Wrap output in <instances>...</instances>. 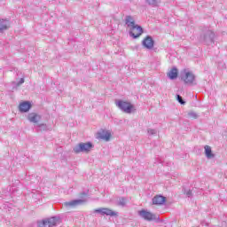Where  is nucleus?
<instances>
[{
	"instance_id": "f257e3e1",
	"label": "nucleus",
	"mask_w": 227,
	"mask_h": 227,
	"mask_svg": "<svg viewBox=\"0 0 227 227\" xmlns=\"http://www.w3.org/2000/svg\"><path fill=\"white\" fill-rule=\"evenodd\" d=\"M115 106L126 114H132V111H134V106L131 105L130 102L123 101L121 99L116 100Z\"/></svg>"
},
{
	"instance_id": "f03ea898",
	"label": "nucleus",
	"mask_w": 227,
	"mask_h": 227,
	"mask_svg": "<svg viewBox=\"0 0 227 227\" xmlns=\"http://www.w3.org/2000/svg\"><path fill=\"white\" fill-rule=\"evenodd\" d=\"M93 148V144L91 142L80 143L73 148L74 153H89Z\"/></svg>"
},
{
	"instance_id": "7ed1b4c3",
	"label": "nucleus",
	"mask_w": 227,
	"mask_h": 227,
	"mask_svg": "<svg viewBox=\"0 0 227 227\" xmlns=\"http://www.w3.org/2000/svg\"><path fill=\"white\" fill-rule=\"evenodd\" d=\"M138 215L141 217V219H144V221H147V223H152L153 221H159V216L146 209H142L138 211Z\"/></svg>"
},
{
	"instance_id": "20e7f679",
	"label": "nucleus",
	"mask_w": 227,
	"mask_h": 227,
	"mask_svg": "<svg viewBox=\"0 0 227 227\" xmlns=\"http://www.w3.org/2000/svg\"><path fill=\"white\" fill-rule=\"evenodd\" d=\"M58 217L52 216L50 218H45L42 221L37 222L38 227H54L58 224Z\"/></svg>"
},
{
	"instance_id": "39448f33",
	"label": "nucleus",
	"mask_w": 227,
	"mask_h": 227,
	"mask_svg": "<svg viewBox=\"0 0 227 227\" xmlns=\"http://www.w3.org/2000/svg\"><path fill=\"white\" fill-rule=\"evenodd\" d=\"M214 38H215V34L212 30H207L200 37V40L206 45H212L214 43Z\"/></svg>"
},
{
	"instance_id": "423d86ee",
	"label": "nucleus",
	"mask_w": 227,
	"mask_h": 227,
	"mask_svg": "<svg viewBox=\"0 0 227 227\" xmlns=\"http://www.w3.org/2000/svg\"><path fill=\"white\" fill-rule=\"evenodd\" d=\"M181 79L185 84H193L196 81V76L192 72L184 70L181 74Z\"/></svg>"
},
{
	"instance_id": "0eeeda50",
	"label": "nucleus",
	"mask_w": 227,
	"mask_h": 227,
	"mask_svg": "<svg viewBox=\"0 0 227 227\" xmlns=\"http://www.w3.org/2000/svg\"><path fill=\"white\" fill-rule=\"evenodd\" d=\"M95 214H100L101 215H110V217H114L118 215V212L113 211L107 207H100L94 210Z\"/></svg>"
},
{
	"instance_id": "6e6552de",
	"label": "nucleus",
	"mask_w": 227,
	"mask_h": 227,
	"mask_svg": "<svg viewBox=\"0 0 227 227\" xmlns=\"http://www.w3.org/2000/svg\"><path fill=\"white\" fill-rule=\"evenodd\" d=\"M143 35V27L139 25H135L129 28V36L131 38H139Z\"/></svg>"
},
{
	"instance_id": "1a4fd4ad",
	"label": "nucleus",
	"mask_w": 227,
	"mask_h": 227,
	"mask_svg": "<svg viewBox=\"0 0 227 227\" xmlns=\"http://www.w3.org/2000/svg\"><path fill=\"white\" fill-rule=\"evenodd\" d=\"M83 203H86L85 200H73L64 202V207H67V208H75V207H79Z\"/></svg>"
},
{
	"instance_id": "9d476101",
	"label": "nucleus",
	"mask_w": 227,
	"mask_h": 227,
	"mask_svg": "<svg viewBox=\"0 0 227 227\" xmlns=\"http://www.w3.org/2000/svg\"><path fill=\"white\" fill-rule=\"evenodd\" d=\"M142 45L145 49L152 50L153 49V45H155V41H153V38L151 35H147L143 41Z\"/></svg>"
},
{
	"instance_id": "9b49d317",
	"label": "nucleus",
	"mask_w": 227,
	"mask_h": 227,
	"mask_svg": "<svg viewBox=\"0 0 227 227\" xmlns=\"http://www.w3.org/2000/svg\"><path fill=\"white\" fill-rule=\"evenodd\" d=\"M27 120L30 123H38L42 120V115L36 113H30L28 114Z\"/></svg>"
},
{
	"instance_id": "f8f14e48",
	"label": "nucleus",
	"mask_w": 227,
	"mask_h": 227,
	"mask_svg": "<svg viewBox=\"0 0 227 227\" xmlns=\"http://www.w3.org/2000/svg\"><path fill=\"white\" fill-rule=\"evenodd\" d=\"M166 203V197L162 195H156L153 198V205H164Z\"/></svg>"
},
{
	"instance_id": "ddd939ff",
	"label": "nucleus",
	"mask_w": 227,
	"mask_h": 227,
	"mask_svg": "<svg viewBox=\"0 0 227 227\" xmlns=\"http://www.w3.org/2000/svg\"><path fill=\"white\" fill-rule=\"evenodd\" d=\"M10 27V20L0 19V33H4Z\"/></svg>"
},
{
	"instance_id": "4468645a",
	"label": "nucleus",
	"mask_w": 227,
	"mask_h": 227,
	"mask_svg": "<svg viewBox=\"0 0 227 227\" xmlns=\"http://www.w3.org/2000/svg\"><path fill=\"white\" fill-rule=\"evenodd\" d=\"M98 139H103V141H109V139H111V132L102 130L98 133Z\"/></svg>"
},
{
	"instance_id": "2eb2a0df",
	"label": "nucleus",
	"mask_w": 227,
	"mask_h": 227,
	"mask_svg": "<svg viewBox=\"0 0 227 227\" xmlns=\"http://www.w3.org/2000/svg\"><path fill=\"white\" fill-rule=\"evenodd\" d=\"M125 24L130 29L136 25V20H134V17L127 15L125 17Z\"/></svg>"
},
{
	"instance_id": "dca6fc26",
	"label": "nucleus",
	"mask_w": 227,
	"mask_h": 227,
	"mask_svg": "<svg viewBox=\"0 0 227 227\" xmlns=\"http://www.w3.org/2000/svg\"><path fill=\"white\" fill-rule=\"evenodd\" d=\"M19 109L20 113H27L29 109H31V103L25 101L21 104H20Z\"/></svg>"
},
{
	"instance_id": "f3484780",
	"label": "nucleus",
	"mask_w": 227,
	"mask_h": 227,
	"mask_svg": "<svg viewBox=\"0 0 227 227\" xmlns=\"http://www.w3.org/2000/svg\"><path fill=\"white\" fill-rule=\"evenodd\" d=\"M204 150L207 159H214V157H215V155L212 153V147L209 145H205Z\"/></svg>"
},
{
	"instance_id": "a211bd4d",
	"label": "nucleus",
	"mask_w": 227,
	"mask_h": 227,
	"mask_svg": "<svg viewBox=\"0 0 227 227\" xmlns=\"http://www.w3.org/2000/svg\"><path fill=\"white\" fill-rule=\"evenodd\" d=\"M168 76L169 79H171V80L176 79V77H178V69H176V67H173V68L168 73Z\"/></svg>"
},
{
	"instance_id": "6ab92c4d",
	"label": "nucleus",
	"mask_w": 227,
	"mask_h": 227,
	"mask_svg": "<svg viewBox=\"0 0 227 227\" xmlns=\"http://www.w3.org/2000/svg\"><path fill=\"white\" fill-rule=\"evenodd\" d=\"M145 3L149 4V6H159L160 4V0H145Z\"/></svg>"
},
{
	"instance_id": "aec40b11",
	"label": "nucleus",
	"mask_w": 227,
	"mask_h": 227,
	"mask_svg": "<svg viewBox=\"0 0 227 227\" xmlns=\"http://www.w3.org/2000/svg\"><path fill=\"white\" fill-rule=\"evenodd\" d=\"M117 205L119 207H125V205H127V199L122 197V198H120L118 202H117Z\"/></svg>"
},
{
	"instance_id": "412c9836",
	"label": "nucleus",
	"mask_w": 227,
	"mask_h": 227,
	"mask_svg": "<svg viewBox=\"0 0 227 227\" xmlns=\"http://www.w3.org/2000/svg\"><path fill=\"white\" fill-rule=\"evenodd\" d=\"M176 98L177 102H179V104H181V106H185V100H184L182 96H180L179 94H176Z\"/></svg>"
},
{
	"instance_id": "4be33fe9",
	"label": "nucleus",
	"mask_w": 227,
	"mask_h": 227,
	"mask_svg": "<svg viewBox=\"0 0 227 227\" xmlns=\"http://www.w3.org/2000/svg\"><path fill=\"white\" fill-rule=\"evenodd\" d=\"M12 84L14 85L12 90H14L15 88H19V86L24 84V78H21L18 82H13Z\"/></svg>"
},
{
	"instance_id": "5701e85b",
	"label": "nucleus",
	"mask_w": 227,
	"mask_h": 227,
	"mask_svg": "<svg viewBox=\"0 0 227 227\" xmlns=\"http://www.w3.org/2000/svg\"><path fill=\"white\" fill-rule=\"evenodd\" d=\"M148 136H155L157 134V129H147Z\"/></svg>"
},
{
	"instance_id": "b1692460",
	"label": "nucleus",
	"mask_w": 227,
	"mask_h": 227,
	"mask_svg": "<svg viewBox=\"0 0 227 227\" xmlns=\"http://www.w3.org/2000/svg\"><path fill=\"white\" fill-rule=\"evenodd\" d=\"M189 118H192L193 120H197L198 118V114L196 112H190L188 113Z\"/></svg>"
},
{
	"instance_id": "393cba45",
	"label": "nucleus",
	"mask_w": 227,
	"mask_h": 227,
	"mask_svg": "<svg viewBox=\"0 0 227 227\" xmlns=\"http://www.w3.org/2000/svg\"><path fill=\"white\" fill-rule=\"evenodd\" d=\"M39 130H43V131H45L47 130V124H44V123H41V124H38L37 125Z\"/></svg>"
},
{
	"instance_id": "a878e982",
	"label": "nucleus",
	"mask_w": 227,
	"mask_h": 227,
	"mask_svg": "<svg viewBox=\"0 0 227 227\" xmlns=\"http://www.w3.org/2000/svg\"><path fill=\"white\" fill-rule=\"evenodd\" d=\"M185 194H186V196H187L188 198H191V196H192V191L188 190V191L185 192Z\"/></svg>"
},
{
	"instance_id": "bb28decb",
	"label": "nucleus",
	"mask_w": 227,
	"mask_h": 227,
	"mask_svg": "<svg viewBox=\"0 0 227 227\" xmlns=\"http://www.w3.org/2000/svg\"><path fill=\"white\" fill-rule=\"evenodd\" d=\"M222 226H223V227H226V226H227V223H226V222H224V221H223V222H222Z\"/></svg>"
},
{
	"instance_id": "cd10ccee",
	"label": "nucleus",
	"mask_w": 227,
	"mask_h": 227,
	"mask_svg": "<svg viewBox=\"0 0 227 227\" xmlns=\"http://www.w3.org/2000/svg\"><path fill=\"white\" fill-rule=\"evenodd\" d=\"M159 163H160V164H162V160H160Z\"/></svg>"
}]
</instances>
